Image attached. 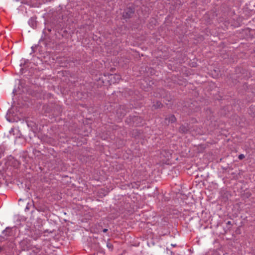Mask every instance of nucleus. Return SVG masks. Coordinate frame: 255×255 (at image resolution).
I'll return each instance as SVG.
<instances>
[{
	"label": "nucleus",
	"instance_id": "f257e3e1",
	"mask_svg": "<svg viewBox=\"0 0 255 255\" xmlns=\"http://www.w3.org/2000/svg\"><path fill=\"white\" fill-rule=\"evenodd\" d=\"M31 245L30 240L27 239L22 240L19 243L20 248L22 251H29Z\"/></svg>",
	"mask_w": 255,
	"mask_h": 255
},
{
	"label": "nucleus",
	"instance_id": "f03ea898",
	"mask_svg": "<svg viewBox=\"0 0 255 255\" xmlns=\"http://www.w3.org/2000/svg\"><path fill=\"white\" fill-rule=\"evenodd\" d=\"M41 251V247L31 245L29 252L31 255H37Z\"/></svg>",
	"mask_w": 255,
	"mask_h": 255
},
{
	"label": "nucleus",
	"instance_id": "7ed1b4c3",
	"mask_svg": "<svg viewBox=\"0 0 255 255\" xmlns=\"http://www.w3.org/2000/svg\"><path fill=\"white\" fill-rule=\"evenodd\" d=\"M110 81L113 83H118L121 79V75L119 74H110L109 76Z\"/></svg>",
	"mask_w": 255,
	"mask_h": 255
},
{
	"label": "nucleus",
	"instance_id": "20e7f679",
	"mask_svg": "<svg viewBox=\"0 0 255 255\" xmlns=\"http://www.w3.org/2000/svg\"><path fill=\"white\" fill-rule=\"evenodd\" d=\"M134 12V10L133 8L128 7L125 10V11L123 12V17L124 18H128L131 16L132 14Z\"/></svg>",
	"mask_w": 255,
	"mask_h": 255
},
{
	"label": "nucleus",
	"instance_id": "39448f33",
	"mask_svg": "<svg viewBox=\"0 0 255 255\" xmlns=\"http://www.w3.org/2000/svg\"><path fill=\"white\" fill-rule=\"evenodd\" d=\"M2 234L5 237H9L12 235V229L9 227H7L5 228L4 230L2 232Z\"/></svg>",
	"mask_w": 255,
	"mask_h": 255
},
{
	"label": "nucleus",
	"instance_id": "423d86ee",
	"mask_svg": "<svg viewBox=\"0 0 255 255\" xmlns=\"http://www.w3.org/2000/svg\"><path fill=\"white\" fill-rule=\"evenodd\" d=\"M98 193L99 194L100 196H105L108 193V190L102 188L99 189H98Z\"/></svg>",
	"mask_w": 255,
	"mask_h": 255
},
{
	"label": "nucleus",
	"instance_id": "0eeeda50",
	"mask_svg": "<svg viewBox=\"0 0 255 255\" xmlns=\"http://www.w3.org/2000/svg\"><path fill=\"white\" fill-rule=\"evenodd\" d=\"M166 120H168L169 123H173L176 121V118L174 115H170L168 118H166Z\"/></svg>",
	"mask_w": 255,
	"mask_h": 255
},
{
	"label": "nucleus",
	"instance_id": "6e6552de",
	"mask_svg": "<svg viewBox=\"0 0 255 255\" xmlns=\"http://www.w3.org/2000/svg\"><path fill=\"white\" fill-rule=\"evenodd\" d=\"M161 155L163 156H166L167 158H169V156H170L171 154L169 153L168 152H167L166 151H163L161 152Z\"/></svg>",
	"mask_w": 255,
	"mask_h": 255
},
{
	"label": "nucleus",
	"instance_id": "1a4fd4ad",
	"mask_svg": "<svg viewBox=\"0 0 255 255\" xmlns=\"http://www.w3.org/2000/svg\"><path fill=\"white\" fill-rule=\"evenodd\" d=\"M180 131L183 132H185L187 131V128L186 127H181L180 128Z\"/></svg>",
	"mask_w": 255,
	"mask_h": 255
},
{
	"label": "nucleus",
	"instance_id": "9d476101",
	"mask_svg": "<svg viewBox=\"0 0 255 255\" xmlns=\"http://www.w3.org/2000/svg\"><path fill=\"white\" fill-rule=\"evenodd\" d=\"M238 158H239V159L242 160L243 158H245V155L243 154H241L239 155Z\"/></svg>",
	"mask_w": 255,
	"mask_h": 255
},
{
	"label": "nucleus",
	"instance_id": "9b49d317",
	"mask_svg": "<svg viewBox=\"0 0 255 255\" xmlns=\"http://www.w3.org/2000/svg\"><path fill=\"white\" fill-rule=\"evenodd\" d=\"M161 104V103H160V102H157V105H156V106H155V108H160V106Z\"/></svg>",
	"mask_w": 255,
	"mask_h": 255
},
{
	"label": "nucleus",
	"instance_id": "f8f14e48",
	"mask_svg": "<svg viewBox=\"0 0 255 255\" xmlns=\"http://www.w3.org/2000/svg\"><path fill=\"white\" fill-rule=\"evenodd\" d=\"M46 232L51 233H52V232H51V231L48 232V230H45V231H44V233H46Z\"/></svg>",
	"mask_w": 255,
	"mask_h": 255
},
{
	"label": "nucleus",
	"instance_id": "ddd939ff",
	"mask_svg": "<svg viewBox=\"0 0 255 255\" xmlns=\"http://www.w3.org/2000/svg\"><path fill=\"white\" fill-rule=\"evenodd\" d=\"M107 231H108V229H105L103 230V232L106 233Z\"/></svg>",
	"mask_w": 255,
	"mask_h": 255
},
{
	"label": "nucleus",
	"instance_id": "4468645a",
	"mask_svg": "<svg viewBox=\"0 0 255 255\" xmlns=\"http://www.w3.org/2000/svg\"><path fill=\"white\" fill-rule=\"evenodd\" d=\"M247 196H248V197H250L251 196V194L250 193H247Z\"/></svg>",
	"mask_w": 255,
	"mask_h": 255
},
{
	"label": "nucleus",
	"instance_id": "2eb2a0df",
	"mask_svg": "<svg viewBox=\"0 0 255 255\" xmlns=\"http://www.w3.org/2000/svg\"><path fill=\"white\" fill-rule=\"evenodd\" d=\"M29 208H28V205H27L26 207L25 208V210H28Z\"/></svg>",
	"mask_w": 255,
	"mask_h": 255
}]
</instances>
